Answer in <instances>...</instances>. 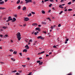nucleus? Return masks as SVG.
<instances>
[{"label": "nucleus", "instance_id": "nucleus-1", "mask_svg": "<svg viewBox=\"0 0 75 75\" xmlns=\"http://www.w3.org/2000/svg\"><path fill=\"white\" fill-rule=\"evenodd\" d=\"M16 35L18 41H20V40L21 39V35H20V33L18 32L17 33Z\"/></svg>", "mask_w": 75, "mask_h": 75}, {"label": "nucleus", "instance_id": "nucleus-2", "mask_svg": "<svg viewBox=\"0 0 75 75\" xmlns=\"http://www.w3.org/2000/svg\"><path fill=\"white\" fill-rule=\"evenodd\" d=\"M37 38L38 39H40L41 40H44V38L43 37H42L41 36H39L37 37Z\"/></svg>", "mask_w": 75, "mask_h": 75}, {"label": "nucleus", "instance_id": "nucleus-3", "mask_svg": "<svg viewBox=\"0 0 75 75\" xmlns=\"http://www.w3.org/2000/svg\"><path fill=\"white\" fill-rule=\"evenodd\" d=\"M26 3H32V0H28L27 1L25 2Z\"/></svg>", "mask_w": 75, "mask_h": 75}, {"label": "nucleus", "instance_id": "nucleus-4", "mask_svg": "<svg viewBox=\"0 0 75 75\" xmlns=\"http://www.w3.org/2000/svg\"><path fill=\"white\" fill-rule=\"evenodd\" d=\"M24 20L25 21H28V20H29V18L27 17H26L25 18H24Z\"/></svg>", "mask_w": 75, "mask_h": 75}, {"label": "nucleus", "instance_id": "nucleus-5", "mask_svg": "<svg viewBox=\"0 0 75 75\" xmlns=\"http://www.w3.org/2000/svg\"><path fill=\"white\" fill-rule=\"evenodd\" d=\"M11 18V16H9L8 18V20H9L10 21H11V20H13V18Z\"/></svg>", "mask_w": 75, "mask_h": 75}, {"label": "nucleus", "instance_id": "nucleus-6", "mask_svg": "<svg viewBox=\"0 0 75 75\" xmlns=\"http://www.w3.org/2000/svg\"><path fill=\"white\" fill-rule=\"evenodd\" d=\"M25 48L27 50H28V49H29V47L28 46V45H26V46H25Z\"/></svg>", "mask_w": 75, "mask_h": 75}, {"label": "nucleus", "instance_id": "nucleus-7", "mask_svg": "<svg viewBox=\"0 0 75 75\" xmlns=\"http://www.w3.org/2000/svg\"><path fill=\"white\" fill-rule=\"evenodd\" d=\"M32 25H33V26L38 25V24H37V23H34L32 24Z\"/></svg>", "mask_w": 75, "mask_h": 75}, {"label": "nucleus", "instance_id": "nucleus-8", "mask_svg": "<svg viewBox=\"0 0 75 75\" xmlns=\"http://www.w3.org/2000/svg\"><path fill=\"white\" fill-rule=\"evenodd\" d=\"M23 52H27V49H24L23 51Z\"/></svg>", "mask_w": 75, "mask_h": 75}, {"label": "nucleus", "instance_id": "nucleus-9", "mask_svg": "<svg viewBox=\"0 0 75 75\" xmlns=\"http://www.w3.org/2000/svg\"><path fill=\"white\" fill-rule=\"evenodd\" d=\"M13 20L12 21H13V22H14V21H16V19L15 18H13Z\"/></svg>", "mask_w": 75, "mask_h": 75}, {"label": "nucleus", "instance_id": "nucleus-10", "mask_svg": "<svg viewBox=\"0 0 75 75\" xmlns=\"http://www.w3.org/2000/svg\"><path fill=\"white\" fill-rule=\"evenodd\" d=\"M39 65H41L43 64V62H40L39 63Z\"/></svg>", "mask_w": 75, "mask_h": 75}, {"label": "nucleus", "instance_id": "nucleus-11", "mask_svg": "<svg viewBox=\"0 0 75 75\" xmlns=\"http://www.w3.org/2000/svg\"><path fill=\"white\" fill-rule=\"evenodd\" d=\"M3 3H4V1L0 2V4H3Z\"/></svg>", "mask_w": 75, "mask_h": 75}, {"label": "nucleus", "instance_id": "nucleus-12", "mask_svg": "<svg viewBox=\"0 0 75 75\" xmlns=\"http://www.w3.org/2000/svg\"><path fill=\"white\" fill-rule=\"evenodd\" d=\"M25 9H26V7H25V6H24L23 8V10L24 11V10H25Z\"/></svg>", "mask_w": 75, "mask_h": 75}, {"label": "nucleus", "instance_id": "nucleus-13", "mask_svg": "<svg viewBox=\"0 0 75 75\" xmlns=\"http://www.w3.org/2000/svg\"><path fill=\"white\" fill-rule=\"evenodd\" d=\"M4 29H6V28H7V26H4L2 27Z\"/></svg>", "mask_w": 75, "mask_h": 75}, {"label": "nucleus", "instance_id": "nucleus-14", "mask_svg": "<svg viewBox=\"0 0 75 75\" xmlns=\"http://www.w3.org/2000/svg\"><path fill=\"white\" fill-rule=\"evenodd\" d=\"M41 12L42 14H45V11H42Z\"/></svg>", "mask_w": 75, "mask_h": 75}, {"label": "nucleus", "instance_id": "nucleus-15", "mask_svg": "<svg viewBox=\"0 0 75 75\" xmlns=\"http://www.w3.org/2000/svg\"><path fill=\"white\" fill-rule=\"evenodd\" d=\"M20 0H18L17 1V4H19V3H20Z\"/></svg>", "mask_w": 75, "mask_h": 75}, {"label": "nucleus", "instance_id": "nucleus-16", "mask_svg": "<svg viewBox=\"0 0 75 75\" xmlns=\"http://www.w3.org/2000/svg\"><path fill=\"white\" fill-rule=\"evenodd\" d=\"M59 7H60V8H63V7L62 6V5H59Z\"/></svg>", "mask_w": 75, "mask_h": 75}, {"label": "nucleus", "instance_id": "nucleus-17", "mask_svg": "<svg viewBox=\"0 0 75 75\" xmlns=\"http://www.w3.org/2000/svg\"><path fill=\"white\" fill-rule=\"evenodd\" d=\"M40 28H35V30H38Z\"/></svg>", "mask_w": 75, "mask_h": 75}, {"label": "nucleus", "instance_id": "nucleus-18", "mask_svg": "<svg viewBox=\"0 0 75 75\" xmlns=\"http://www.w3.org/2000/svg\"><path fill=\"white\" fill-rule=\"evenodd\" d=\"M0 63H1V64L2 65H3V64H4V62H0Z\"/></svg>", "mask_w": 75, "mask_h": 75}, {"label": "nucleus", "instance_id": "nucleus-19", "mask_svg": "<svg viewBox=\"0 0 75 75\" xmlns=\"http://www.w3.org/2000/svg\"><path fill=\"white\" fill-rule=\"evenodd\" d=\"M17 52L14 51L13 52V54H17Z\"/></svg>", "mask_w": 75, "mask_h": 75}, {"label": "nucleus", "instance_id": "nucleus-20", "mask_svg": "<svg viewBox=\"0 0 75 75\" xmlns=\"http://www.w3.org/2000/svg\"><path fill=\"white\" fill-rule=\"evenodd\" d=\"M9 51H10L11 52H13V51H14L13 50L11 49L9 50Z\"/></svg>", "mask_w": 75, "mask_h": 75}, {"label": "nucleus", "instance_id": "nucleus-21", "mask_svg": "<svg viewBox=\"0 0 75 75\" xmlns=\"http://www.w3.org/2000/svg\"><path fill=\"white\" fill-rule=\"evenodd\" d=\"M42 24H46V23L45 22H42Z\"/></svg>", "mask_w": 75, "mask_h": 75}, {"label": "nucleus", "instance_id": "nucleus-22", "mask_svg": "<svg viewBox=\"0 0 75 75\" xmlns=\"http://www.w3.org/2000/svg\"><path fill=\"white\" fill-rule=\"evenodd\" d=\"M4 37H5V38H6V37H8V35H5L4 36Z\"/></svg>", "mask_w": 75, "mask_h": 75}, {"label": "nucleus", "instance_id": "nucleus-23", "mask_svg": "<svg viewBox=\"0 0 75 75\" xmlns=\"http://www.w3.org/2000/svg\"><path fill=\"white\" fill-rule=\"evenodd\" d=\"M31 16V13H30L29 15H28V17H30Z\"/></svg>", "mask_w": 75, "mask_h": 75}, {"label": "nucleus", "instance_id": "nucleus-24", "mask_svg": "<svg viewBox=\"0 0 75 75\" xmlns=\"http://www.w3.org/2000/svg\"><path fill=\"white\" fill-rule=\"evenodd\" d=\"M11 59L12 60V61H15V59L13 58H11Z\"/></svg>", "mask_w": 75, "mask_h": 75}, {"label": "nucleus", "instance_id": "nucleus-25", "mask_svg": "<svg viewBox=\"0 0 75 75\" xmlns=\"http://www.w3.org/2000/svg\"><path fill=\"white\" fill-rule=\"evenodd\" d=\"M69 40V39H67V38L66 39V41H68Z\"/></svg>", "mask_w": 75, "mask_h": 75}, {"label": "nucleus", "instance_id": "nucleus-26", "mask_svg": "<svg viewBox=\"0 0 75 75\" xmlns=\"http://www.w3.org/2000/svg\"><path fill=\"white\" fill-rule=\"evenodd\" d=\"M40 62H41V61H38L37 62V63H39V64H40Z\"/></svg>", "mask_w": 75, "mask_h": 75}, {"label": "nucleus", "instance_id": "nucleus-27", "mask_svg": "<svg viewBox=\"0 0 75 75\" xmlns=\"http://www.w3.org/2000/svg\"><path fill=\"white\" fill-rule=\"evenodd\" d=\"M53 47L54 48H57V46L55 45H54V46H53Z\"/></svg>", "mask_w": 75, "mask_h": 75}, {"label": "nucleus", "instance_id": "nucleus-28", "mask_svg": "<svg viewBox=\"0 0 75 75\" xmlns=\"http://www.w3.org/2000/svg\"><path fill=\"white\" fill-rule=\"evenodd\" d=\"M72 9H68V11H72Z\"/></svg>", "mask_w": 75, "mask_h": 75}, {"label": "nucleus", "instance_id": "nucleus-29", "mask_svg": "<svg viewBox=\"0 0 75 75\" xmlns=\"http://www.w3.org/2000/svg\"><path fill=\"white\" fill-rule=\"evenodd\" d=\"M45 52V51H42L40 53V54H43V53H44Z\"/></svg>", "mask_w": 75, "mask_h": 75}, {"label": "nucleus", "instance_id": "nucleus-30", "mask_svg": "<svg viewBox=\"0 0 75 75\" xmlns=\"http://www.w3.org/2000/svg\"><path fill=\"white\" fill-rule=\"evenodd\" d=\"M20 4H23V1H21L20 3Z\"/></svg>", "mask_w": 75, "mask_h": 75}, {"label": "nucleus", "instance_id": "nucleus-31", "mask_svg": "<svg viewBox=\"0 0 75 75\" xmlns=\"http://www.w3.org/2000/svg\"><path fill=\"white\" fill-rule=\"evenodd\" d=\"M50 2H54V0H50Z\"/></svg>", "mask_w": 75, "mask_h": 75}, {"label": "nucleus", "instance_id": "nucleus-32", "mask_svg": "<svg viewBox=\"0 0 75 75\" xmlns=\"http://www.w3.org/2000/svg\"><path fill=\"white\" fill-rule=\"evenodd\" d=\"M17 72V70H14L12 71V72Z\"/></svg>", "mask_w": 75, "mask_h": 75}, {"label": "nucleus", "instance_id": "nucleus-33", "mask_svg": "<svg viewBox=\"0 0 75 75\" xmlns=\"http://www.w3.org/2000/svg\"><path fill=\"white\" fill-rule=\"evenodd\" d=\"M33 4H34V5H35V4H36V2H35V1L33 2Z\"/></svg>", "mask_w": 75, "mask_h": 75}, {"label": "nucleus", "instance_id": "nucleus-34", "mask_svg": "<svg viewBox=\"0 0 75 75\" xmlns=\"http://www.w3.org/2000/svg\"><path fill=\"white\" fill-rule=\"evenodd\" d=\"M63 12V11H61V12H60L59 13V14H62Z\"/></svg>", "mask_w": 75, "mask_h": 75}, {"label": "nucleus", "instance_id": "nucleus-35", "mask_svg": "<svg viewBox=\"0 0 75 75\" xmlns=\"http://www.w3.org/2000/svg\"><path fill=\"white\" fill-rule=\"evenodd\" d=\"M71 4V2H70L68 3V5Z\"/></svg>", "mask_w": 75, "mask_h": 75}, {"label": "nucleus", "instance_id": "nucleus-36", "mask_svg": "<svg viewBox=\"0 0 75 75\" xmlns=\"http://www.w3.org/2000/svg\"><path fill=\"white\" fill-rule=\"evenodd\" d=\"M34 34L35 35H37V33L35 32V33H34Z\"/></svg>", "mask_w": 75, "mask_h": 75}, {"label": "nucleus", "instance_id": "nucleus-37", "mask_svg": "<svg viewBox=\"0 0 75 75\" xmlns=\"http://www.w3.org/2000/svg\"><path fill=\"white\" fill-rule=\"evenodd\" d=\"M61 24H59V25H58V27H61Z\"/></svg>", "mask_w": 75, "mask_h": 75}, {"label": "nucleus", "instance_id": "nucleus-38", "mask_svg": "<svg viewBox=\"0 0 75 75\" xmlns=\"http://www.w3.org/2000/svg\"><path fill=\"white\" fill-rule=\"evenodd\" d=\"M21 8V6H18V9H20Z\"/></svg>", "mask_w": 75, "mask_h": 75}, {"label": "nucleus", "instance_id": "nucleus-39", "mask_svg": "<svg viewBox=\"0 0 75 75\" xmlns=\"http://www.w3.org/2000/svg\"><path fill=\"white\" fill-rule=\"evenodd\" d=\"M49 1V0H45L44 2H46V1Z\"/></svg>", "mask_w": 75, "mask_h": 75}, {"label": "nucleus", "instance_id": "nucleus-40", "mask_svg": "<svg viewBox=\"0 0 75 75\" xmlns=\"http://www.w3.org/2000/svg\"><path fill=\"white\" fill-rule=\"evenodd\" d=\"M32 13L33 14H35V12H32Z\"/></svg>", "mask_w": 75, "mask_h": 75}, {"label": "nucleus", "instance_id": "nucleus-41", "mask_svg": "<svg viewBox=\"0 0 75 75\" xmlns=\"http://www.w3.org/2000/svg\"><path fill=\"white\" fill-rule=\"evenodd\" d=\"M52 6V4H50V5H49V7H51V6Z\"/></svg>", "mask_w": 75, "mask_h": 75}, {"label": "nucleus", "instance_id": "nucleus-42", "mask_svg": "<svg viewBox=\"0 0 75 75\" xmlns=\"http://www.w3.org/2000/svg\"><path fill=\"white\" fill-rule=\"evenodd\" d=\"M72 1L73 3H75V0H72Z\"/></svg>", "mask_w": 75, "mask_h": 75}, {"label": "nucleus", "instance_id": "nucleus-43", "mask_svg": "<svg viewBox=\"0 0 75 75\" xmlns=\"http://www.w3.org/2000/svg\"><path fill=\"white\" fill-rule=\"evenodd\" d=\"M51 54H52V52H49V55H51Z\"/></svg>", "mask_w": 75, "mask_h": 75}, {"label": "nucleus", "instance_id": "nucleus-44", "mask_svg": "<svg viewBox=\"0 0 75 75\" xmlns=\"http://www.w3.org/2000/svg\"><path fill=\"white\" fill-rule=\"evenodd\" d=\"M19 54L21 56H22V53H19Z\"/></svg>", "mask_w": 75, "mask_h": 75}, {"label": "nucleus", "instance_id": "nucleus-45", "mask_svg": "<svg viewBox=\"0 0 75 75\" xmlns=\"http://www.w3.org/2000/svg\"><path fill=\"white\" fill-rule=\"evenodd\" d=\"M67 75H72V73H69Z\"/></svg>", "mask_w": 75, "mask_h": 75}, {"label": "nucleus", "instance_id": "nucleus-46", "mask_svg": "<svg viewBox=\"0 0 75 75\" xmlns=\"http://www.w3.org/2000/svg\"><path fill=\"white\" fill-rule=\"evenodd\" d=\"M23 27H25V26H26V24H23Z\"/></svg>", "mask_w": 75, "mask_h": 75}, {"label": "nucleus", "instance_id": "nucleus-47", "mask_svg": "<svg viewBox=\"0 0 75 75\" xmlns=\"http://www.w3.org/2000/svg\"><path fill=\"white\" fill-rule=\"evenodd\" d=\"M63 1H64V0H61V2L62 3V2H63Z\"/></svg>", "mask_w": 75, "mask_h": 75}, {"label": "nucleus", "instance_id": "nucleus-48", "mask_svg": "<svg viewBox=\"0 0 75 75\" xmlns=\"http://www.w3.org/2000/svg\"><path fill=\"white\" fill-rule=\"evenodd\" d=\"M19 72H20V73H21V72H22V71H21V70H20V71L19 70Z\"/></svg>", "mask_w": 75, "mask_h": 75}, {"label": "nucleus", "instance_id": "nucleus-49", "mask_svg": "<svg viewBox=\"0 0 75 75\" xmlns=\"http://www.w3.org/2000/svg\"><path fill=\"white\" fill-rule=\"evenodd\" d=\"M16 75H19V74H18V73H16Z\"/></svg>", "mask_w": 75, "mask_h": 75}, {"label": "nucleus", "instance_id": "nucleus-50", "mask_svg": "<svg viewBox=\"0 0 75 75\" xmlns=\"http://www.w3.org/2000/svg\"><path fill=\"white\" fill-rule=\"evenodd\" d=\"M29 42H32V40L30 39Z\"/></svg>", "mask_w": 75, "mask_h": 75}, {"label": "nucleus", "instance_id": "nucleus-51", "mask_svg": "<svg viewBox=\"0 0 75 75\" xmlns=\"http://www.w3.org/2000/svg\"><path fill=\"white\" fill-rule=\"evenodd\" d=\"M42 57H40L39 59H42Z\"/></svg>", "mask_w": 75, "mask_h": 75}, {"label": "nucleus", "instance_id": "nucleus-52", "mask_svg": "<svg viewBox=\"0 0 75 75\" xmlns=\"http://www.w3.org/2000/svg\"><path fill=\"white\" fill-rule=\"evenodd\" d=\"M14 16L15 17H17V15H14Z\"/></svg>", "mask_w": 75, "mask_h": 75}, {"label": "nucleus", "instance_id": "nucleus-53", "mask_svg": "<svg viewBox=\"0 0 75 75\" xmlns=\"http://www.w3.org/2000/svg\"><path fill=\"white\" fill-rule=\"evenodd\" d=\"M0 36L1 37H3V35H2L0 34Z\"/></svg>", "mask_w": 75, "mask_h": 75}, {"label": "nucleus", "instance_id": "nucleus-54", "mask_svg": "<svg viewBox=\"0 0 75 75\" xmlns=\"http://www.w3.org/2000/svg\"><path fill=\"white\" fill-rule=\"evenodd\" d=\"M27 59H28V60H30V58H29V57H28V58H27Z\"/></svg>", "mask_w": 75, "mask_h": 75}, {"label": "nucleus", "instance_id": "nucleus-55", "mask_svg": "<svg viewBox=\"0 0 75 75\" xmlns=\"http://www.w3.org/2000/svg\"><path fill=\"white\" fill-rule=\"evenodd\" d=\"M49 56V55L48 54H46V57H48Z\"/></svg>", "mask_w": 75, "mask_h": 75}, {"label": "nucleus", "instance_id": "nucleus-56", "mask_svg": "<svg viewBox=\"0 0 75 75\" xmlns=\"http://www.w3.org/2000/svg\"><path fill=\"white\" fill-rule=\"evenodd\" d=\"M47 19V20H50V18H46Z\"/></svg>", "mask_w": 75, "mask_h": 75}, {"label": "nucleus", "instance_id": "nucleus-57", "mask_svg": "<svg viewBox=\"0 0 75 75\" xmlns=\"http://www.w3.org/2000/svg\"><path fill=\"white\" fill-rule=\"evenodd\" d=\"M51 29H53V28L52 27V26H51Z\"/></svg>", "mask_w": 75, "mask_h": 75}, {"label": "nucleus", "instance_id": "nucleus-58", "mask_svg": "<svg viewBox=\"0 0 75 75\" xmlns=\"http://www.w3.org/2000/svg\"><path fill=\"white\" fill-rule=\"evenodd\" d=\"M8 0H5V2H7Z\"/></svg>", "mask_w": 75, "mask_h": 75}, {"label": "nucleus", "instance_id": "nucleus-59", "mask_svg": "<svg viewBox=\"0 0 75 75\" xmlns=\"http://www.w3.org/2000/svg\"><path fill=\"white\" fill-rule=\"evenodd\" d=\"M9 21H10V20H9L8 19V20L6 21L7 22H8Z\"/></svg>", "mask_w": 75, "mask_h": 75}, {"label": "nucleus", "instance_id": "nucleus-60", "mask_svg": "<svg viewBox=\"0 0 75 75\" xmlns=\"http://www.w3.org/2000/svg\"><path fill=\"white\" fill-rule=\"evenodd\" d=\"M67 11V9H65L64 10V11Z\"/></svg>", "mask_w": 75, "mask_h": 75}, {"label": "nucleus", "instance_id": "nucleus-61", "mask_svg": "<svg viewBox=\"0 0 75 75\" xmlns=\"http://www.w3.org/2000/svg\"><path fill=\"white\" fill-rule=\"evenodd\" d=\"M65 44H67V42L66 41L65 42Z\"/></svg>", "mask_w": 75, "mask_h": 75}, {"label": "nucleus", "instance_id": "nucleus-62", "mask_svg": "<svg viewBox=\"0 0 75 75\" xmlns=\"http://www.w3.org/2000/svg\"><path fill=\"white\" fill-rule=\"evenodd\" d=\"M11 42H13V40H11Z\"/></svg>", "mask_w": 75, "mask_h": 75}, {"label": "nucleus", "instance_id": "nucleus-63", "mask_svg": "<svg viewBox=\"0 0 75 75\" xmlns=\"http://www.w3.org/2000/svg\"><path fill=\"white\" fill-rule=\"evenodd\" d=\"M38 31H41V30H40V29L38 30Z\"/></svg>", "mask_w": 75, "mask_h": 75}, {"label": "nucleus", "instance_id": "nucleus-64", "mask_svg": "<svg viewBox=\"0 0 75 75\" xmlns=\"http://www.w3.org/2000/svg\"><path fill=\"white\" fill-rule=\"evenodd\" d=\"M38 26H39V27H41V25H38Z\"/></svg>", "mask_w": 75, "mask_h": 75}]
</instances>
